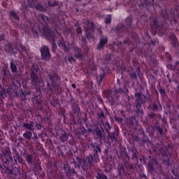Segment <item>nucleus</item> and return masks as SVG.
Segmentation results:
<instances>
[{
    "label": "nucleus",
    "mask_w": 179,
    "mask_h": 179,
    "mask_svg": "<svg viewBox=\"0 0 179 179\" xmlns=\"http://www.w3.org/2000/svg\"><path fill=\"white\" fill-rule=\"evenodd\" d=\"M37 72H38V68H34L31 73V80L34 86H38L40 85V79L37 76Z\"/></svg>",
    "instance_id": "obj_1"
},
{
    "label": "nucleus",
    "mask_w": 179,
    "mask_h": 179,
    "mask_svg": "<svg viewBox=\"0 0 179 179\" xmlns=\"http://www.w3.org/2000/svg\"><path fill=\"white\" fill-rule=\"evenodd\" d=\"M92 157H87L86 159H80V166L83 170H87L92 166Z\"/></svg>",
    "instance_id": "obj_2"
},
{
    "label": "nucleus",
    "mask_w": 179,
    "mask_h": 179,
    "mask_svg": "<svg viewBox=\"0 0 179 179\" xmlns=\"http://www.w3.org/2000/svg\"><path fill=\"white\" fill-rule=\"evenodd\" d=\"M41 53L42 59H45V61H48L50 58H51V55L50 54V50L47 46H43L41 48Z\"/></svg>",
    "instance_id": "obj_3"
},
{
    "label": "nucleus",
    "mask_w": 179,
    "mask_h": 179,
    "mask_svg": "<svg viewBox=\"0 0 179 179\" xmlns=\"http://www.w3.org/2000/svg\"><path fill=\"white\" fill-rule=\"evenodd\" d=\"M42 33L46 38H48V40H52L54 41V39H51L54 38V34H52V32H51L48 28L43 29Z\"/></svg>",
    "instance_id": "obj_4"
},
{
    "label": "nucleus",
    "mask_w": 179,
    "mask_h": 179,
    "mask_svg": "<svg viewBox=\"0 0 179 179\" xmlns=\"http://www.w3.org/2000/svg\"><path fill=\"white\" fill-rule=\"evenodd\" d=\"M59 47L65 51H68V50L72 47V45L68 44V43L64 41V40H61L59 43Z\"/></svg>",
    "instance_id": "obj_5"
},
{
    "label": "nucleus",
    "mask_w": 179,
    "mask_h": 179,
    "mask_svg": "<svg viewBox=\"0 0 179 179\" xmlns=\"http://www.w3.org/2000/svg\"><path fill=\"white\" fill-rule=\"evenodd\" d=\"M108 41L107 40V37H106V36H101L100 37L99 45H98L99 50H101V48H103L104 47V45H106V44H107Z\"/></svg>",
    "instance_id": "obj_6"
},
{
    "label": "nucleus",
    "mask_w": 179,
    "mask_h": 179,
    "mask_svg": "<svg viewBox=\"0 0 179 179\" xmlns=\"http://www.w3.org/2000/svg\"><path fill=\"white\" fill-rule=\"evenodd\" d=\"M38 20L42 24H45L47 20H48V17H45L44 15H41L38 16Z\"/></svg>",
    "instance_id": "obj_7"
},
{
    "label": "nucleus",
    "mask_w": 179,
    "mask_h": 179,
    "mask_svg": "<svg viewBox=\"0 0 179 179\" xmlns=\"http://www.w3.org/2000/svg\"><path fill=\"white\" fill-rule=\"evenodd\" d=\"M85 27L86 30H92L94 27L93 23L87 21L85 24Z\"/></svg>",
    "instance_id": "obj_8"
},
{
    "label": "nucleus",
    "mask_w": 179,
    "mask_h": 179,
    "mask_svg": "<svg viewBox=\"0 0 179 179\" xmlns=\"http://www.w3.org/2000/svg\"><path fill=\"white\" fill-rule=\"evenodd\" d=\"M23 127L29 131H34V126H33L31 124L24 123Z\"/></svg>",
    "instance_id": "obj_9"
},
{
    "label": "nucleus",
    "mask_w": 179,
    "mask_h": 179,
    "mask_svg": "<svg viewBox=\"0 0 179 179\" xmlns=\"http://www.w3.org/2000/svg\"><path fill=\"white\" fill-rule=\"evenodd\" d=\"M31 136H33V134L30 131H26L23 134V137L25 138L26 139L30 140V139H31Z\"/></svg>",
    "instance_id": "obj_10"
},
{
    "label": "nucleus",
    "mask_w": 179,
    "mask_h": 179,
    "mask_svg": "<svg viewBox=\"0 0 179 179\" xmlns=\"http://www.w3.org/2000/svg\"><path fill=\"white\" fill-rule=\"evenodd\" d=\"M136 100L138 103H141L142 101V94L141 93H136L135 95Z\"/></svg>",
    "instance_id": "obj_11"
},
{
    "label": "nucleus",
    "mask_w": 179,
    "mask_h": 179,
    "mask_svg": "<svg viewBox=\"0 0 179 179\" xmlns=\"http://www.w3.org/2000/svg\"><path fill=\"white\" fill-rule=\"evenodd\" d=\"M60 139H61L62 142H68V135H66V133L63 134L61 136Z\"/></svg>",
    "instance_id": "obj_12"
},
{
    "label": "nucleus",
    "mask_w": 179,
    "mask_h": 179,
    "mask_svg": "<svg viewBox=\"0 0 179 179\" xmlns=\"http://www.w3.org/2000/svg\"><path fill=\"white\" fill-rule=\"evenodd\" d=\"M10 16H11V17H13L15 20H19V16H17V15L16 14V13H15V11H11L10 13Z\"/></svg>",
    "instance_id": "obj_13"
},
{
    "label": "nucleus",
    "mask_w": 179,
    "mask_h": 179,
    "mask_svg": "<svg viewBox=\"0 0 179 179\" xmlns=\"http://www.w3.org/2000/svg\"><path fill=\"white\" fill-rule=\"evenodd\" d=\"M30 6H33V4H31V2H30V0H27V4H25L24 3H22L23 9H26V8H29Z\"/></svg>",
    "instance_id": "obj_14"
},
{
    "label": "nucleus",
    "mask_w": 179,
    "mask_h": 179,
    "mask_svg": "<svg viewBox=\"0 0 179 179\" xmlns=\"http://www.w3.org/2000/svg\"><path fill=\"white\" fill-rule=\"evenodd\" d=\"M33 157H31V155H27V163H29V164H31V163H33Z\"/></svg>",
    "instance_id": "obj_15"
},
{
    "label": "nucleus",
    "mask_w": 179,
    "mask_h": 179,
    "mask_svg": "<svg viewBox=\"0 0 179 179\" xmlns=\"http://www.w3.org/2000/svg\"><path fill=\"white\" fill-rule=\"evenodd\" d=\"M10 69L12 72H16L17 71L16 64H13V62H10Z\"/></svg>",
    "instance_id": "obj_16"
},
{
    "label": "nucleus",
    "mask_w": 179,
    "mask_h": 179,
    "mask_svg": "<svg viewBox=\"0 0 179 179\" xmlns=\"http://www.w3.org/2000/svg\"><path fill=\"white\" fill-rule=\"evenodd\" d=\"M6 94H8V96H10V94H12V89L7 90V92H5L4 94H3V93H1L2 97H5V96H6Z\"/></svg>",
    "instance_id": "obj_17"
},
{
    "label": "nucleus",
    "mask_w": 179,
    "mask_h": 179,
    "mask_svg": "<svg viewBox=\"0 0 179 179\" xmlns=\"http://www.w3.org/2000/svg\"><path fill=\"white\" fill-rule=\"evenodd\" d=\"M96 178H98V179H108V178H107V176L106 175L101 174V173H98Z\"/></svg>",
    "instance_id": "obj_18"
},
{
    "label": "nucleus",
    "mask_w": 179,
    "mask_h": 179,
    "mask_svg": "<svg viewBox=\"0 0 179 179\" xmlns=\"http://www.w3.org/2000/svg\"><path fill=\"white\" fill-rule=\"evenodd\" d=\"M111 22V15H108L106 17L105 23L108 24Z\"/></svg>",
    "instance_id": "obj_19"
},
{
    "label": "nucleus",
    "mask_w": 179,
    "mask_h": 179,
    "mask_svg": "<svg viewBox=\"0 0 179 179\" xmlns=\"http://www.w3.org/2000/svg\"><path fill=\"white\" fill-rule=\"evenodd\" d=\"M108 137L111 139V141H115V136H114V134L109 133Z\"/></svg>",
    "instance_id": "obj_20"
},
{
    "label": "nucleus",
    "mask_w": 179,
    "mask_h": 179,
    "mask_svg": "<svg viewBox=\"0 0 179 179\" xmlns=\"http://www.w3.org/2000/svg\"><path fill=\"white\" fill-rule=\"evenodd\" d=\"M20 48L22 50V52H26V54H29V50H26V48H24V46L21 45Z\"/></svg>",
    "instance_id": "obj_21"
},
{
    "label": "nucleus",
    "mask_w": 179,
    "mask_h": 179,
    "mask_svg": "<svg viewBox=\"0 0 179 179\" xmlns=\"http://www.w3.org/2000/svg\"><path fill=\"white\" fill-rule=\"evenodd\" d=\"M31 27H32V31L34 33V34H37V30H36V26L33 27V24H31Z\"/></svg>",
    "instance_id": "obj_22"
},
{
    "label": "nucleus",
    "mask_w": 179,
    "mask_h": 179,
    "mask_svg": "<svg viewBox=\"0 0 179 179\" xmlns=\"http://www.w3.org/2000/svg\"><path fill=\"white\" fill-rule=\"evenodd\" d=\"M96 135H98V136H101V135H102V133H101V131L100 130V129H97L96 130Z\"/></svg>",
    "instance_id": "obj_23"
},
{
    "label": "nucleus",
    "mask_w": 179,
    "mask_h": 179,
    "mask_svg": "<svg viewBox=\"0 0 179 179\" xmlns=\"http://www.w3.org/2000/svg\"><path fill=\"white\" fill-rule=\"evenodd\" d=\"M124 168V166H122V164H120L118 165L117 169L119 170V172L121 173L120 170H122V169Z\"/></svg>",
    "instance_id": "obj_24"
},
{
    "label": "nucleus",
    "mask_w": 179,
    "mask_h": 179,
    "mask_svg": "<svg viewBox=\"0 0 179 179\" xmlns=\"http://www.w3.org/2000/svg\"><path fill=\"white\" fill-rule=\"evenodd\" d=\"M148 168L150 170V171H153V165L152 164H149Z\"/></svg>",
    "instance_id": "obj_25"
},
{
    "label": "nucleus",
    "mask_w": 179,
    "mask_h": 179,
    "mask_svg": "<svg viewBox=\"0 0 179 179\" xmlns=\"http://www.w3.org/2000/svg\"><path fill=\"white\" fill-rule=\"evenodd\" d=\"M75 57L76 58H82V54H80V52H78V54H76Z\"/></svg>",
    "instance_id": "obj_26"
},
{
    "label": "nucleus",
    "mask_w": 179,
    "mask_h": 179,
    "mask_svg": "<svg viewBox=\"0 0 179 179\" xmlns=\"http://www.w3.org/2000/svg\"><path fill=\"white\" fill-rule=\"evenodd\" d=\"M18 163L22 164L23 163V159L20 157H17Z\"/></svg>",
    "instance_id": "obj_27"
},
{
    "label": "nucleus",
    "mask_w": 179,
    "mask_h": 179,
    "mask_svg": "<svg viewBox=\"0 0 179 179\" xmlns=\"http://www.w3.org/2000/svg\"><path fill=\"white\" fill-rule=\"evenodd\" d=\"M69 62H75V58L71 57H69Z\"/></svg>",
    "instance_id": "obj_28"
},
{
    "label": "nucleus",
    "mask_w": 179,
    "mask_h": 179,
    "mask_svg": "<svg viewBox=\"0 0 179 179\" xmlns=\"http://www.w3.org/2000/svg\"><path fill=\"white\" fill-rule=\"evenodd\" d=\"M127 20L128 21L127 24H129V25L131 24V20H132V19L131 18V17L127 18Z\"/></svg>",
    "instance_id": "obj_29"
},
{
    "label": "nucleus",
    "mask_w": 179,
    "mask_h": 179,
    "mask_svg": "<svg viewBox=\"0 0 179 179\" xmlns=\"http://www.w3.org/2000/svg\"><path fill=\"white\" fill-rule=\"evenodd\" d=\"M131 78L132 79H136L137 76L135 73H131Z\"/></svg>",
    "instance_id": "obj_30"
},
{
    "label": "nucleus",
    "mask_w": 179,
    "mask_h": 179,
    "mask_svg": "<svg viewBox=\"0 0 179 179\" xmlns=\"http://www.w3.org/2000/svg\"><path fill=\"white\" fill-rule=\"evenodd\" d=\"M76 31H77V33H82V29L80 27H78L76 29Z\"/></svg>",
    "instance_id": "obj_31"
},
{
    "label": "nucleus",
    "mask_w": 179,
    "mask_h": 179,
    "mask_svg": "<svg viewBox=\"0 0 179 179\" xmlns=\"http://www.w3.org/2000/svg\"><path fill=\"white\" fill-rule=\"evenodd\" d=\"M159 93H161V94H164V93H166V91H164V90H163V89H160Z\"/></svg>",
    "instance_id": "obj_32"
},
{
    "label": "nucleus",
    "mask_w": 179,
    "mask_h": 179,
    "mask_svg": "<svg viewBox=\"0 0 179 179\" xmlns=\"http://www.w3.org/2000/svg\"><path fill=\"white\" fill-rule=\"evenodd\" d=\"M49 5H50V6H55V5H57V2L55 1L54 3H52L49 2Z\"/></svg>",
    "instance_id": "obj_33"
},
{
    "label": "nucleus",
    "mask_w": 179,
    "mask_h": 179,
    "mask_svg": "<svg viewBox=\"0 0 179 179\" xmlns=\"http://www.w3.org/2000/svg\"><path fill=\"white\" fill-rule=\"evenodd\" d=\"M66 33L67 34H69V33H72V29H67Z\"/></svg>",
    "instance_id": "obj_34"
},
{
    "label": "nucleus",
    "mask_w": 179,
    "mask_h": 179,
    "mask_svg": "<svg viewBox=\"0 0 179 179\" xmlns=\"http://www.w3.org/2000/svg\"><path fill=\"white\" fill-rule=\"evenodd\" d=\"M3 38H5V36L0 35V41H1V40H3Z\"/></svg>",
    "instance_id": "obj_35"
},
{
    "label": "nucleus",
    "mask_w": 179,
    "mask_h": 179,
    "mask_svg": "<svg viewBox=\"0 0 179 179\" xmlns=\"http://www.w3.org/2000/svg\"><path fill=\"white\" fill-rule=\"evenodd\" d=\"M8 155L9 156V159H12V156H10V153L9 151H7Z\"/></svg>",
    "instance_id": "obj_36"
},
{
    "label": "nucleus",
    "mask_w": 179,
    "mask_h": 179,
    "mask_svg": "<svg viewBox=\"0 0 179 179\" xmlns=\"http://www.w3.org/2000/svg\"><path fill=\"white\" fill-rule=\"evenodd\" d=\"M71 87H73V89H76V85L75 84H72Z\"/></svg>",
    "instance_id": "obj_37"
},
{
    "label": "nucleus",
    "mask_w": 179,
    "mask_h": 179,
    "mask_svg": "<svg viewBox=\"0 0 179 179\" xmlns=\"http://www.w3.org/2000/svg\"><path fill=\"white\" fill-rule=\"evenodd\" d=\"M52 45H53V48H55L57 47V45L55 44V42H52Z\"/></svg>",
    "instance_id": "obj_38"
},
{
    "label": "nucleus",
    "mask_w": 179,
    "mask_h": 179,
    "mask_svg": "<svg viewBox=\"0 0 179 179\" xmlns=\"http://www.w3.org/2000/svg\"><path fill=\"white\" fill-rule=\"evenodd\" d=\"M153 23H154V26H156V24H157V22L156 20H154Z\"/></svg>",
    "instance_id": "obj_39"
},
{
    "label": "nucleus",
    "mask_w": 179,
    "mask_h": 179,
    "mask_svg": "<svg viewBox=\"0 0 179 179\" xmlns=\"http://www.w3.org/2000/svg\"><path fill=\"white\" fill-rule=\"evenodd\" d=\"M122 27H124V25H121L120 28H118L119 30H121V29H122Z\"/></svg>",
    "instance_id": "obj_40"
},
{
    "label": "nucleus",
    "mask_w": 179,
    "mask_h": 179,
    "mask_svg": "<svg viewBox=\"0 0 179 179\" xmlns=\"http://www.w3.org/2000/svg\"><path fill=\"white\" fill-rule=\"evenodd\" d=\"M154 108H155V110H156V108H157V105H155V106H154Z\"/></svg>",
    "instance_id": "obj_41"
},
{
    "label": "nucleus",
    "mask_w": 179,
    "mask_h": 179,
    "mask_svg": "<svg viewBox=\"0 0 179 179\" xmlns=\"http://www.w3.org/2000/svg\"><path fill=\"white\" fill-rule=\"evenodd\" d=\"M154 163H155V164H157V160H154Z\"/></svg>",
    "instance_id": "obj_42"
},
{
    "label": "nucleus",
    "mask_w": 179,
    "mask_h": 179,
    "mask_svg": "<svg viewBox=\"0 0 179 179\" xmlns=\"http://www.w3.org/2000/svg\"><path fill=\"white\" fill-rule=\"evenodd\" d=\"M97 149H98V152H100V148H97Z\"/></svg>",
    "instance_id": "obj_43"
},
{
    "label": "nucleus",
    "mask_w": 179,
    "mask_h": 179,
    "mask_svg": "<svg viewBox=\"0 0 179 179\" xmlns=\"http://www.w3.org/2000/svg\"><path fill=\"white\" fill-rule=\"evenodd\" d=\"M8 52H12V50H8Z\"/></svg>",
    "instance_id": "obj_44"
},
{
    "label": "nucleus",
    "mask_w": 179,
    "mask_h": 179,
    "mask_svg": "<svg viewBox=\"0 0 179 179\" xmlns=\"http://www.w3.org/2000/svg\"><path fill=\"white\" fill-rule=\"evenodd\" d=\"M89 132H92V129H89Z\"/></svg>",
    "instance_id": "obj_45"
},
{
    "label": "nucleus",
    "mask_w": 179,
    "mask_h": 179,
    "mask_svg": "<svg viewBox=\"0 0 179 179\" xmlns=\"http://www.w3.org/2000/svg\"><path fill=\"white\" fill-rule=\"evenodd\" d=\"M15 163H17L16 159H15Z\"/></svg>",
    "instance_id": "obj_46"
},
{
    "label": "nucleus",
    "mask_w": 179,
    "mask_h": 179,
    "mask_svg": "<svg viewBox=\"0 0 179 179\" xmlns=\"http://www.w3.org/2000/svg\"><path fill=\"white\" fill-rule=\"evenodd\" d=\"M38 29H41V28H40V27H38Z\"/></svg>",
    "instance_id": "obj_47"
},
{
    "label": "nucleus",
    "mask_w": 179,
    "mask_h": 179,
    "mask_svg": "<svg viewBox=\"0 0 179 179\" xmlns=\"http://www.w3.org/2000/svg\"><path fill=\"white\" fill-rule=\"evenodd\" d=\"M83 134H85V131H83Z\"/></svg>",
    "instance_id": "obj_48"
},
{
    "label": "nucleus",
    "mask_w": 179,
    "mask_h": 179,
    "mask_svg": "<svg viewBox=\"0 0 179 179\" xmlns=\"http://www.w3.org/2000/svg\"><path fill=\"white\" fill-rule=\"evenodd\" d=\"M76 1H80V0H76Z\"/></svg>",
    "instance_id": "obj_49"
},
{
    "label": "nucleus",
    "mask_w": 179,
    "mask_h": 179,
    "mask_svg": "<svg viewBox=\"0 0 179 179\" xmlns=\"http://www.w3.org/2000/svg\"><path fill=\"white\" fill-rule=\"evenodd\" d=\"M54 86V84H52Z\"/></svg>",
    "instance_id": "obj_50"
}]
</instances>
